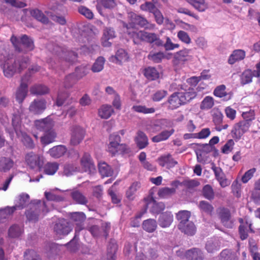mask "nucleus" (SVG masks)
I'll use <instances>...</instances> for the list:
<instances>
[{
	"label": "nucleus",
	"instance_id": "nucleus-15",
	"mask_svg": "<svg viewBox=\"0 0 260 260\" xmlns=\"http://www.w3.org/2000/svg\"><path fill=\"white\" fill-rule=\"evenodd\" d=\"M54 230L57 235H66L71 231L72 229L66 220L61 219L55 224Z\"/></svg>",
	"mask_w": 260,
	"mask_h": 260
},
{
	"label": "nucleus",
	"instance_id": "nucleus-2",
	"mask_svg": "<svg viewBox=\"0 0 260 260\" xmlns=\"http://www.w3.org/2000/svg\"><path fill=\"white\" fill-rule=\"evenodd\" d=\"M28 59L24 57L8 58L1 63L5 76L11 77L17 72H20L27 66Z\"/></svg>",
	"mask_w": 260,
	"mask_h": 260
},
{
	"label": "nucleus",
	"instance_id": "nucleus-28",
	"mask_svg": "<svg viewBox=\"0 0 260 260\" xmlns=\"http://www.w3.org/2000/svg\"><path fill=\"white\" fill-rule=\"evenodd\" d=\"M190 216V213L187 210H182L178 212L176 215V217L178 220L179 221L178 227L179 229H184V223L187 222L189 221V218Z\"/></svg>",
	"mask_w": 260,
	"mask_h": 260
},
{
	"label": "nucleus",
	"instance_id": "nucleus-33",
	"mask_svg": "<svg viewBox=\"0 0 260 260\" xmlns=\"http://www.w3.org/2000/svg\"><path fill=\"white\" fill-rule=\"evenodd\" d=\"M225 86L221 85L217 86L214 90V94L217 97L223 98L224 101H229L232 98L231 93H227L225 91Z\"/></svg>",
	"mask_w": 260,
	"mask_h": 260
},
{
	"label": "nucleus",
	"instance_id": "nucleus-36",
	"mask_svg": "<svg viewBox=\"0 0 260 260\" xmlns=\"http://www.w3.org/2000/svg\"><path fill=\"white\" fill-rule=\"evenodd\" d=\"M199 12H204L208 8V4L205 0H185Z\"/></svg>",
	"mask_w": 260,
	"mask_h": 260
},
{
	"label": "nucleus",
	"instance_id": "nucleus-45",
	"mask_svg": "<svg viewBox=\"0 0 260 260\" xmlns=\"http://www.w3.org/2000/svg\"><path fill=\"white\" fill-rule=\"evenodd\" d=\"M29 197L26 193L20 194L16 200V203L13 207H16V210L23 208L29 202Z\"/></svg>",
	"mask_w": 260,
	"mask_h": 260
},
{
	"label": "nucleus",
	"instance_id": "nucleus-49",
	"mask_svg": "<svg viewBox=\"0 0 260 260\" xmlns=\"http://www.w3.org/2000/svg\"><path fill=\"white\" fill-rule=\"evenodd\" d=\"M140 184L138 182L133 183L126 192V197L129 200H133L135 198V193L140 188Z\"/></svg>",
	"mask_w": 260,
	"mask_h": 260
},
{
	"label": "nucleus",
	"instance_id": "nucleus-51",
	"mask_svg": "<svg viewBox=\"0 0 260 260\" xmlns=\"http://www.w3.org/2000/svg\"><path fill=\"white\" fill-rule=\"evenodd\" d=\"M59 190L60 191H64L63 190H61L57 188H55L54 189H51L50 191H46L45 192V196L47 200L51 201H55V202H61L64 200V198L63 197L60 196H58L54 194L52 191L54 190Z\"/></svg>",
	"mask_w": 260,
	"mask_h": 260
},
{
	"label": "nucleus",
	"instance_id": "nucleus-17",
	"mask_svg": "<svg viewBox=\"0 0 260 260\" xmlns=\"http://www.w3.org/2000/svg\"><path fill=\"white\" fill-rule=\"evenodd\" d=\"M242 219H240V222H242V224L239 226V230L241 239L243 240L248 237V233L249 232L253 233L254 231L251 228L252 223L250 221L246 220L243 222Z\"/></svg>",
	"mask_w": 260,
	"mask_h": 260
},
{
	"label": "nucleus",
	"instance_id": "nucleus-9",
	"mask_svg": "<svg viewBox=\"0 0 260 260\" xmlns=\"http://www.w3.org/2000/svg\"><path fill=\"white\" fill-rule=\"evenodd\" d=\"M47 102L43 99H36L31 102L29 106V111L35 115L42 114L46 109Z\"/></svg>",
	"mask_w": 260,
	"mask_h": 260
},
{
	"label": "nucleus",
	"instance_id": "nucleus-23",
	"mask_svg": "<svg viewBox=\"0 0 260 260\" xmlns=\"http://www.w3.org/2000/svg\"><path fill=\"white\" fill-rule=\"evenodd\" d=\"M147 208L153 213H158L164 210L165 206L163 203H158L153 199H151L147 203Z\"/></svg>",
	"mask_w": 260,
	"mask_h": 260
},
{
	"label": "nucleus",
	"instance_id": "nucleus-34",
	"mask_svg": "<svg viewBox=\"0 0 260 260\" xmlns=\"http://www.w3.org/2000/svg\"><path fill=\"white\" fill-rule=\"evenodd\" d=\"M16 210V207L7 206L0 209V223L4 222Z\"/></svg>",
	"mask_w": 260,
	"mask_h": 260
},
{
	"label": "nucleus",
	"instance_id": "nucleus-4",
	"mask_svg": "<svg viewBox=\"0 0 260 260\" xmlns=\"http://www.w3.org/2000/svg\"><path fill=\"white\" fill-rule=\"evenodd\" d=\"M121 138L117 134H111L109 137L108 151L112 155L118 153H128L129 148L125 144L120 143Z\"/></svg>",
	"mask_w": 260,
	"mask_h": 260
},
{
	"label": "nucleus",
	"instance_id": "nucleus-8",
	"mask_svg": "<svg viewBox=\"0 0 260 260\" xmlns=\"http://www.w3.org/2000/svg\"><path fill=\"white\" fill-rule=\"evenodd\" d=\"M88 72V68L86 66H81L79 67H77L75 71V76L76 79H73L74 75H70L67 76L66 78V87L69 88L72 86V85L75 82L76 80L81 79L82 77L86 75Z\"/></svg>",
	"mask_w": 260,
	"mask_h": 260
},
{
	"label": "nucleus",
	"instance_id": "nucleus-6",
	"mask_svg": "<svg viewBox=\"0 0 260 260\" xmlns=\"http://www.w3.org/2000/svg\"><path fill=\"white\" fill-rule=\"evenodd\" d=\"M25 161L30 169L36 172L40 171L44 165L43 156L33 152L26 154Z\"/></svg>",
	"mask_w": 260,
	"mask_h": 260
},
{
	"label": "nucleus",
	"instance_id": "nucleus-58",
	"mask_svg": "<svg viewBox=\"0 0 260 260\" xmlns=\"http://www.w3.org/2000/svg\"><path fill=\"white\" fill-rule=\"evenodd\" d=\"M31 15L38 21L43 23L47 24L48 22V18L43 14V13L38 10H33L30 12Z\"/></svg>",
	"mask_w": 260,
	"mask_h": 260
},
{
	"label": "nucleus",
	"instance_id": "nucleus-54",
	"mask_svg": "<svg viewBox=\"0 0 260 260\" xmlns=\"http://www.w3.org/2000/svg\"><path fill=\"white\" fill-rule=\"evenodd\" d=\"M214 105V99L210 96H206L201 102L200 108L203 110H207L211 109Z\"/></svg>",
	"mask_w": 260,
	"mask_h": 260
},
{
	"label": "nucleus",
	"instance_id": "nucleus-10",
	"mask_svg": "<svg viewBox=\"0 0 260 260\" xmlns=\"http://www.w3.org/2000/svg\"><path fill=\"white\" fill-rule=\"evenodd\" d=\"M181 89L183 91L179 92L180 98L181 99L183 104L193 99L197 96V92L193 87H188L186 84L182 85Z\"/></svg>",
	"mask_w": 260,
	"mask_h": 260
},
{
	"label": "nucleus",
	"instance_id": "nucleus-3",
	"mask_svg": "<svg viewBox=\"0 0 260 260\" xmlns=\"http://www.w3.org/2000/svg\"><path fill=\"white\" fill-rule=\"evenodd\" d=\"M48 212L46 203L40 200H36L31 203L29 209L27 210L25 214L29 221L36 222L38 221L39 217Z\"/></svg>",
	"mask_w": 260,
	"mask_h": 260
},
{
	"label": "nucleus",
	"instance_id": "nucleus-32",
	"mask_svg": "<svg viewBox=\"0 0 260 260\" xmlns=\"http://www.w3.org/2000/svg\"><path fill=\"white\" fill-rule=\"evenodd\" d=\"M135 141L137 146L141 149L145 148L148 144L147 137L141 131H139L137 133Z\"/></svg>",
	"mask_w": 260,
	"mask_h": 260
},
{
	"label": "nucleus",
	"instance_id": "nucleus-46",
	"mask_svg": "<svg viewBox=\"0 0 260 260\" xmlns=\"http://www.w3.org/2000/svg\"><path fill=\"white\" fill-rule=\"evenodd\" d=\"M143 229L148 233L153 232L157 228L156 220L152 219H148L143 221L142 224Z\"/></svg>",
	"mask_w": 260,
	"mask_h": 260
},
{
	"label": "nucleus",
	"instance_id": "nucleus-31",
	"mask_svg": "<svg viewBox=\"0 0 260 260\" xmlns=\"http://www.w3.org/2000/svg\"><path fill=\"white\" fill-rule=\"evenodd\" d=\"M221 221L222 224L228 228H232L234 221L231 218V214L229 210L223 209L220 214Z\"/></svg>",
	"mask_w": 260,
	"mask_h": 260
},
{
	"label": "nucleus",
	"instance_id": "nucleus-25",
	"mask_svg": "<svg viewBox=\"0 0 260 260\" xmlns=\"http://www.w3.org/2000/svg\"><path fill=\"white\" fill-rule=\"evenodd\" d=\"M173 220L171 212H166L160 214L158 219V224L162 228L169 226Z\"/></svg>",
	"mask_w": 260,
	"mask_h": 260
},
{
	"label": "nucleus",
	"instance_id": "nucleus-55",
	"mask_svg": "<svg viewBox=\"0 0 260 260\" xmlns=\"http://www.w3.org/2000/svg\"><path fill=\"white\" fill-rule=\"evenodd\" d=\"M184 229H179L182 232L188 235H193L196 232L195 225L192 221H188L184 223Z\"/></svg>",
	"mask_w": 260,
	"mask_h": 260
},
{
	"label": "nucleus",
	"instance_id": "nucleus-13",
	"mask_svg": "<svg viewBox=\"0 0 260 260\" xmlns=\"http://www.w3.org/2000/svg\"><path fill=\"white\" fill-rule=\"evenodd\" d=\"M250 125L248 122L241 121L236 123L231 132L234 138L240 139L249 129Z\"/></svg>",
	"mask_w": 260,
	"mask_h": 260
},
{
	"label": "nucleus",
	"instance_id": "nucleus-14",
	"mask_svg": "<svg viewBox=\"0 0 260 260\" xmlns=\"http://www.w3.org/2000/svg\"><path fill=\"white\" fill-rule=\"evenodd\" d=\"M71 143L73 145L79 144L83 139L85 131L78 125L73 126L71 128Z\"/></svg>",
	"mask_w": 260,
	"mask_h": 260
},
{
	"label": "nucleus",
	"instance_id": "nucleus-12",
	"mask_svg": "<svg viewBox=\"0 0 260 260\" xmlns=\"http://www.w3.org/2000/svg\"><path fill=\"white\" fill-rule=\"evenodd\" d=\"M110 229V223L105 222L102 224L101 228L96 225L90 226L89 228V231L94 237H98L103 236L107 238Z\"/></svg>",
	"mask_w": 260,
	"mask_h": 260
},
{
	"label": "nucleus",
	"instance_id": "nucleus-22",
	"mask_svg": "<svg viewBox=\"0 0 260 260\" xmlns=\"http://www.w3.org/2000/svg\"><path fill=\"white\" fill-rule=\"evenodd\" d=\"M168 108L170 109L174 110L182 105H184L181 99L180 98L179 92L173 93L168 99Z\"/></svg>",
	"mask_w": 260,
	"mask_h": 260
},
{
	"label": "nucleus",
	"instance_id": "nucleus-1",
	"mask_svg": "<svg viewBox=\"0 0 260 260\" xmlns=\"http://www.w3.org/2000/svg\"><path fill=\"white\" fill-rule=\"evenodd\" d=\"M132 27L131 24L128 26L126 25V33L133 39L135 44H139L140 42H145L148 43H154L157 46H162L163 42L155 33L149 32L144 30H136Z\"/></svg>",
	"mask_w": 260,
	"mask_h": 260
},
{
	"label": "nucleus",
	"instance_id": "nucleus-39",
	"mask_svg": "<svg viewBox=\"0 0 260 260\" xmlns=\"http://www.w3.org/2000/svg\"><path fill=\"white\" fill-rule=\"evenodd\" d=\"M14 162L10 158L3 157L0 158V171L6 172L13 166Z\"/></svg>",
	"mask_w": 260,
	"mask_h": 260
},
{
	"label": "nucleus",
	"instance_id": "nucleus-19",
	"mask_svg": "<svg viewBox=\"0 0 260 260\" xmlns=\"http://www.w3.org/2000/svg\"><path fill=\"white\" fill-rule=\"evenodd\" d=\"M158 164L161 167H166L167 169L174 167L177 164L170 154L163 155L157 159Z\"/></svg>",
	"mask_w": 260,
	"mask_h": 260
},
{
	"label": "nucleus",
	"instance_id": "nucleus-24",
	"mask_svg": "<svg viewBox=\"0 0 260 260\" xmlns=\"http://www.w3.org/2000/svg\"><path fill=\"white\" fill-rule=\"evenodd\" d=\"M115 37V32L112 28H106L104 30L103 35L102 38V44L104 47H109L111 43L109 41V40Z\"/></svg>",
	"mask_w": 260,
	"mask_h": 260
},
{
	"label": "nucleus",
	"instance_id": "nucleus-35",
	"mask_svg": "<svg viewBox=\"0 0 260 260\" xmlns=\"http://www.w3.org/2000/svg\"><path fill=\"white\" fill-rule=\"evenodd\" d=\"M245 56V52L243 50H236L234 51L230 55L228 62L230 64H233L236 61L242 60Z\"/></svg>",
	"mask_w": 260,
	"mask_h": 260
},
{
	"label": "nucleus",
	"instance_id": "nucleus-7",
	"mask_svg": "<svg viewBox=\"0 0 260 260\" xmlns=\"http://www.w3.org/2000/svg\"><path fill=\"white\" fill-rule=\"evenodd\" d=\"M48 49L60 57L64 58L66 61L71 63L75 62L77 59V54L73 51H64L58 45L49 44L48 45Z\"/></svg>",
	"mask_w": 260,
	"mask_h": 260
},
{
	"label": "nucleus",
	"instance_id": "nucleus-41",
	"mask_svg": "<svg viewBox=\"0 0 260 260\" xmlns=\"http://www.w3.org/2000/svg\"><path fill=\"white\" fill-rule=\"evenodd\" d=\"M67 149L63 145H58L53 147L49 151L50 155L54 157H60L63 155Z\"/></svg>",
	"mask_w": 260,
	"mask_h": 260
},
{
	"label": "nucleus",
	"instance_id": "nucleus-38",
	"mask_svg": "<svg viewBox=\"0 0 260 260\" xmlns=\"http://www.w3.org/2000/svg\"><path fill=\"white\" fill-rule=\"evenodd\" d=\"M45 132L44 136L41 138L42 143L44 145H47L53 142L56 137V134L54 131L51 128Z\"/></svg>",
	"mask_w": 260,
	"mask_h": 260
},
{
	"label": "nucleus",
	"instance_id": "nucleus-59",
	"mask_svg": "<svg viewBox=\"0 0 260 260\" xmlns=\"http://www.w3.org/2000/svg\"><path fill=\"white\" fill-rule=\"evenodd\" d=\"M132 109L135 112L144 114L153 113L155 111L154 108H147L146 106L142 105L134 106L132 107Z\"/></svg>",
	"mask_w": 260,
	"mask_h": 260
},
{
	"label": "nucleus",
	"instance_id": "nucleus-50",
	"mask_svg": "<svg viewBox=\"0 0 260 260\" xmlns=\"http://www.w3.org/2000/svg\"><path fill=\"white\" fill-rule=\"evenodd\" d=\"M72 100V98H70L67 93L59 92L58 94L56 103L58 106H60L63 104H69L71 103Z\"/></svg>",
	"mask_w": 260,
	"mask_h": 260
},
{
	"label": "nucleus",
	"instance_id": "nucleus-48",
	"mask_svg": "<svg viewBox=\"0 0 260 260\" xmlns=\"http://www.w3.org/2000/svg\"><path fill=\"white\" fill-rule=\"evenodd\" d=\"M237 256L235 252L229 249L223 250L220 253L219 260H237Z\"/></svg>",
	"mask_w": 260,
	"mask_h": 260
},
{
	"label": "nucleus",
	"instance_id": "nucleus-47",
	"mask_svg": "<svg viewBox=\"0 0 260 260\" xmlns=\"http://www.w3.org/2000/svg\"><path fill=\"white\" fill-rule=\"evenodd\" d=\"M73 200L77 203L85 205L87 203V198L78 190H74L71 192Z\"/></svg>",
	"mask_w": 260,
	"mask_h": 260
},
{
	"label": "nucleus",
	"instance_id": "nucleus-44",
	"mask_svg": "<svg viewBox=\"0 0 260 260\" xmlns=\"http://www.w3.org/2000/svg\"><path fill=\"white\" fill-rule=\"evenodd\" d=\"M132 17L133 19L132 21L134 23L138 24L142 27H146L149 29H153L155 27V25L153 24H151L149 26H146L148 24L147 20L140 16L134 14L132 15Z\"/></svg>",
	"mask_w": 260,
	"mask_h": 260
},
{
	"label": "nucleus",
	"instance_id": "nucleus-40",
	"mask_svg": "<svg viewBox=\"0 0 260 260\" xmlns=\"http://www.w3.org/2000/svg\"><path fill=\"white\" fill-rule=\"evenodd\" d=\"M205 248L209 253H213L220 248L219 241L216 239H211L207 241Z\"/></svg>",
	"mask_w": 260,
	"mask_h": 260
},
{
	"label": "nucleus",
	"instance_id": "nucleus-43",
	"mask_svg": "<svg viewBox=\"0 0 260 260\" xmlns=\"http://www.w3.org/2000/svg\"><path fill=\"white\" fill-rule=\"evenodd\" d=\"M145 77L149 80H154L159 77L158 71L153 67H148L144 70Z\"/></svg>",
	"mask_w": 260,
	"mask_h": 260
},
{
	"label": "nucleus",
	"instance_id": "nucleus-29",
	"mask_svg": "<svg viewBox=\"0 0 260 260\" xmlns=\"http://www.w3.org/2000/svg\"><path fill=\"white\" fill-rule=\"evenodd\" d=\"M128 59L127 54L124 50L120 49L117 50L115 56H112L109 60L112 62L120 64L123 61H125Z\"/></svg>",
	"mask_w": 260,
	"mask_h": 260
},
{
	"label": "nucleus",
	"instance_id": "nucleus-63",
	"mask_svg": "<svg viewBox=\"0 0 260 260\" xmlns=\"http://www.w3.org/2000/svg\"><path fill=\"white\" fill-rule=\"evenodd\" d=\"M203 194L208 200H211L214 198V192L213 188L210 185H206L203 188Z\"/></svg>",
	"mask_w": 260,
	"mask_h": 260
},
{
	"label": "nucleus",
	"instance_id": "nucleus-53",
	"mask_svg": "<svg viewBox=\"0 0 260 260\" xmlns=\"http://www.w3.org/2000/svg\"><path fill=\"white\" fill-rule=\"evenodd\" d=\"M176 192V189L174 187H162L159 189L157 192L158 196L161 198H167L174 194Z\"/></svg>",
	"mask_w": 260,
	"mask_h": 260
},
{
	"label": "nucleus",
	"instance_id": "nucleus-56",
	"mask_svg": "<svg viewBox=\"0 0 260 260\" xmlns=\"http://www.w3.org/2000/svg\"><path fill=\"white\" fill-rule=\"evenodd\" d=\"M105 59L103 57H99L92 65L91 70L94 73L101 72L104 68Z\"/></svg>",
	"mask_w": 260,
	"mask_h": 260
},
{
	"label": "nucleus",
	"instance_id": "nucleus-52",
	"mask_svg": "<svg viewBox=\"0 0 260 260\" xmlns=\"http://www.w3.org/2000/svg\"><path fill=\"white\" fill-rule=\"evenodd\" d=\"M30 91L33 94L42 95L48 93L49 89L44 85H36L30 88Z\"/></svg>",
	"mask_w": 260,
	"mask_h": 260
},
{
	"label": "nucleus",
	"instance_id": "nucleus-60",
	"mask_svg": "<svg viewBox=\"0 0 260 260\" xmlns=\"http://www.w3.org/2000/svg\"><path fill=\"white\" fill-rule=\"evenodd\" d=\"M58 169V165L56 162H48L45 167L44 171L47 175H52L55 173Z\"/></svg>",
	"mask_w": 260,
	"mask_h": 260
},
{
	"label": "nucleus",
	"instance_id": "nucleus-61",
	"mask_svg": "<svg viewBox=\"0 0 260 260\" xmlns=\"http://www.w3.org/2000/svg\"><path fill=\"white\" fill-rule=\"evenodd\" d=\"M24 260H41V259L34 250H27L24 253Z\"/></svg>",
	"mask_w": 260,
	"mask_h": 260
},
{
	"label": "nucleus",
	"instance_id": "nucleus-37",
	"mask_svg": "<svg viewBox=\"0 0 260 260\" xmlns=\"http://www.w3.org/2000/svg\"><path fill=\"white\" fill-rule=\"evenodd\" d=\"M114 112L112 107L108 105H104L99 110V116L103 119H108Z\"/></svg>",
	"mask_w": 260,
	"mask_h": 260
},
{
	"label": "nucleus",
	"instance_id": "nucleus-57",
	"mask_svg": "<svg viewBox=\"0 0 260 260\" xmlns=\"http://www.w3.org/2000/svg\"><path fill=\"white\" fill-rule=\"evenodd\" d=\"M253 76L252 71L251 70H245L241 75V83L245 85L251 82Z\"/></svg>",
	"mask_w": 260,
	"mask_h": 260
},
{
	"label": "nucleus",
	"instance_id": "nucleus-18",
	"mask_svg": "<svg viewBox=\"0 0 260 260\" xmlns=\"http://www.w3.org/2000/svg\"><path fill=\"white\" fill-rule=\"evenodd\" d=\"M81 164L84 171L93 173L95 171V166L92 162L90 155L85 153L81 160Z\"/></svg>",
	"mask_w": 260,
	"mask_h": 260
},
{
	"label": "nucleus",
	"instance_id": "nucleus-64",
	"mask_svg": "<svg viewBox=\"0 0 260 260\" xmlns=\"http://www.w3.org/2000/svg\"><path fill=\"white\" fill-rule=\"evenodd\" d=\"M242 116L244 119L242 121L248 122L249 125H251L252 121L255 118V113L253 110H250L249 111L243 112Z\"/></svg>",
	"mask_w": 260,
	"mask_h": 260
},
{
	"label": "nucleus",
	"instance_id": "nucleus-62",
	"mask_svg": "<svg viewBox=\"0 0 260 260\" xmlns=\"http://www.w3.org/2000/svg\"><path fill=\"white\" fill-rule=\"evenodd\" d=\"M21 139L24 145L27 148H33L35 144L32 139L25 133L21 132Z\"/></svg>",
	"mask_w": 260,
	"mask_h": 260
},
{
	"label": "nucleus",
	"instance_id": "nucleus-21",
	"mask_svg": "<svg viewBox=\"0 0 260 260\" xmlns=\"http://www.w3.org/2000/svg\"><path fill=\"white\" fill-rule=\"evenodd\" d=\"M223 114L218 110H214L213 114V121L216 125L215 129L217 131H221L222 129L227 128L228 125L225 124L224 125H220L222 122Z\"/></svg>",
	"mask_w": 260,
	"mask_h": 260
},
{
	"label": "nucleus",
	"instance_id": "nucleus-11",
	"mask_svg": "<svg viewBox=\"0 0 260 260\" xmlns=\"http://www.w3.org/2000/svg\"><path fill=\"white\" fill-rule=\"evenodd\" d=\"M191 50L185 48L175 53L173 58L174 63L175 64H182L190 60L192 58L190 55Z\"/></svg>",
	"mask_w": 260,
	"mask_h": 260
},
{
	"label": "nucleus",
	"instance_id": "nucleus-20",
	"mask_svg": "<svg viewBox=\"0 0 260 260\" xmlns=\"http://www.w3.org/2000/svg\"><path fill=\"white\" fill-rule=\"evenodd\" d=\"M185 256L188 260H203L204 254L200 249L193 248L185 252Z\"/></svg>",
	"mask_w": 260,
	"mask_h": 260
},
{
	"label": "nucleus",
	"instance_id": "nucleus-26",
	"mask_svg": "<svg viewBox=\"0 0 260 260\" xmlns=\"http://www.w3.org/2000/svg\"><path fill=\"white\" fill-rule=\"evenodd\" d=\"M172 123L166 119H158L154 121L151 125L152 129L154 132H158L162 128L171 126Z\"/></svg>",
	"mask_w": 260,
	"mask_h": 260
},
{
	"label": "nucleus",
	"instance_id": "nucleus-27",
	"mask_svg": "<svg viewBox=\"0 0 260 260\" xmlns=\"http://www.w3.org/2000/svg\"><path fill=\"white\" fill-rule=\"evenodd\" d=\"M35 125L37 129L46 132L51 129L53 124L50 118H45L36 120Z\"/></svg>",
	"mask_w": 260,
	"mask_h": 260
},
{
	"label": "nucleus",
	"instance_id": "nucleus-30",
	"mask_svg": "<svg viewBox=\"0 0 260 260\" xmlns=\"http://www.w3.org/2000/svg\"><path fill=\"white\" fill-rule=\"evenodd\" d=\"M175 132L173 128L170 130H165L162 131L158 135L152 138L151 140L153 142L158 143L161 141L168 140L171 136H172Z\"/></svg>",
	"mask_w": 260,
	"mask_h": 260
},
{
	"label": "nucleus",
	"instance_id": "nucleus-16",
	"mask_svg": "<svg viewBox=\"0 0 260 260\" xmlns=\"http://www.w3.org/2000/svg\"><path fill=\"white\" fill-rule=\"evenodd\" d=\"M26 77L22 79L21 83L16 92V99L19 103H22L27 93V84Z\"/></svg>",
	"mask_w": 260,
	"mask_h": 260
},
{
	"label": "nucleus",
	"instance_id": "nucleus-5",
	"mask_svg": "<svg viewBox=\"0 0 260 260\" xmlns=\"http://www.w3.org/2000/svg\"><path fill=\"white\" fill-rule=\"evenodd\" d=\"M11 41L16 50L19 52L30 51L34 48V41L25 35L22 36L20 40L13 36Z\"/></svg>",
	"mask_w": 260,
	"mask_h": 260
},
{
	"label": "nucleus",
	"instance_id": "nucleus-42",
	"mask_svg": "<svg viewBox=\"0 0 260 260\" xmlns=\"http://www.w3.org/2000/svg\"><path fill=\"white\" fill-rule=\"evenodd\" d=\"M99 171L103 177L111 176L113 173V171L111 167L105 162L99 164Z\"/></svg>",
	"mask_w": 260,
	"mask_h": 260
}]
</instances>
